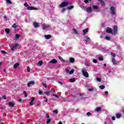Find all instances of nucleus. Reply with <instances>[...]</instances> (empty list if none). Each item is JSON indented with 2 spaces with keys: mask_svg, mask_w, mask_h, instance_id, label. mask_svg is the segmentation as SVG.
<instances>
[{
  "mask_svg": "<svg viewBox=\"0 0 124 124\" xmlns=\"http://www.w3.org/2000/svg\"><path fill=\"white\" fill-rule=\"evenodd\" d=\"M106 32H107V33H108L109 34H114V35H117V34L118 33V26L114 25L113 26V30L110 27L107 28Z\"/></svg>",
  "mask_w": 124,
  "mask_h": 124,
  "instance_id": "obj_1",
  "label": "nucleus"
},
{
  "mask_svg": "<svg viewBox=\"0 0 124 124\" xmlns=\"http://www.w3.org/2000/svg\"><path fill=\"white\" fill-rule=\"evenodd\" d=\"M17 49H19L18 44H15L13 46L11 47V49L12 51H15V50H17Z\"/></svg>",
  "mask_w": 124,
  "mask_h": 124,
  "instance_id": "obj_2",
  "label": "nucleus"
},
{
  "mask_svg": "<svg viewBox=\"0 0 124 124\" xmlns=\"http://www.w3.org/2000/svg\"><path fill=\"white\" fill-rule=\"evenodd\" d=\"M67 5H68V2L64 1L61 3V4L59 5V7H64L65 6H67Z\"/></svg>",
  "mask_w": 124,
  "mask_h": 124,
  "instance_id": "obj_3",
  "label": "nucleus"
},
{
  "mask_svg": "<svg viewBox=\"0 0 124 124\" xmlns=\"http://www.w3.org/2000/svg\"><path fill=\"white\" fill-rule=\"evenodd\" d=\"M110 11H111V14H112L113 16H116V12H115V7L114 6H111L110 7Z\"/></svg>",
  "mask_w": 124,
  "mask_h": 124,
  "instance_id": "obj_4",
  "label": "nucleus"
},
{
  "mask_svg": "<svg viewBox=\"0 0 124 124\" xmlns=\"http://www.w3.org/2000/svg\"><path fill=\"white\" fill-rule=\"evenodd\" d=\"M82 73L84 77H89V73H88V72L86 71V70L83 69L82 70Z\"/></svg>",
  "mask_w": 124,
  "mask_h": 124,
  "instance_id": "obj_5",
  "label": "nucleus"
},
{
  "mask_svg": "<svg viewBox=\"0 0 124 124\" xmlns=\"http://www.w3.org/2000/svg\"><path fill=\"white\" fill-rule=\"evenodd\" d=\"M42 27L43 28V30H47V29H50V26L49 25H46L44 23L42 25Z\"/></svg>",
  "mask_w": 124,
  "mask_h": 124,
  "instance_id": "obj_6",
  "label": "nucleus"
},
{
  "mask_svg": "<svg viewBox=\"0 0 124 124\" xmlns=\"http://www.w3.org/2000/svg\"><path fill=\"white\" fill-rule=\"evenodd\" d=\"M38 9L33 6H29L27 7V10H38Z\"/></svg>",
  "mask_w": 124,
  "mask_h": 124,
  "instance_id": "obj_7",
  "label": "nucleus"
},
{
  "mask_svg": "<svg viewBox=\"0 0 124 124\" xmlns=\"http://www.w3.org/2000/svg\"><path fill=\"white\" fill-rule=\"evenodd\" d=\"M35 83V82H34V81L31 80V81H30L29 82H28V83L27 84V87L30 88V87H31V85H34Z\"/></svg>",
  "mask_w": 124,
  "mask_h": 124,
  "instance_id": "obj_8",
  "label": "nucleus"
},
{
  "mask_svg": "<svg viewBox=\"0 0 124 124\" xmlns=\"http://www.w3.org/2000/svg\"><path fill=\"white\" fill-rule=\"evenodd\" d=\"M58 58H59V60H60V61L61 62H65L66 63H67V62H68V61L64 60V59H62V56H58Z\"/></svg>",
  "mask_w": 124,
  "mask_h": 124,
  "instance_id": "obj_9",
  "label": "nucleus"
},
{
  "mask_svg": "<svg viewBox=\"0 0 124 124\" xmlns=\"http://www.w3.org/2000/svg\"><path fill=\"white\" fill-rule=\"evenodd\" d=\"M8 105L9 107H14L15 106V103L12 102H9L8 103Z\"/></svg>",
  "mask_w": 124,
  "mask_h": 124,
  "instance_id": "obj_10",
  "label": "nucleus"
},
{
  "mask_svg": "<svg viewBox=\"0 0 124 124\" xmlns=\"http://www.w3.org/2000/svg\"><path fill=\"white\" fill-rule=\"evenodd\" d=\"M86 11L88 13H91V12H92V11H93V9H92V7H88L86 9Z\"/></svg>",
  "mask_w": 124,
  "mask_h": 124,
  "instance_id": "obj_11",
  "label": "nucleus"
},
{
  "mask_svg": "<svg viewBox=\"0 0 124 124\" xmlns=\"http://www.w3.org/2000/svg\"><path fill=\"white\" fill-rule=\"evenodd\" d=\"M49 62L50 63H57V62H58V61L55 59H53L52 60L50 61Z\"/></svg>",
  "mask_w": 124,
  "mask_h": 124,
  "instance_id": "obj_12",
  "label": "nucleus"
},
{
  "mask_svg": "<svg viewBox=\"0 0 124 124\" xmlns=\"http://www.w3.org/2000/svg\"><path fill=\"white\" fill-rule=\"evenodd\" d=\"M45 37L46 39H50V38H51L52 37V35H50V34H48V35H45Z\"/></svg>",
  "mask_w": 124,
  "mask_h": 124,
  "instance_id": "obj_13",
  "label": "nucleus"
},
{
  "mask_svg": "<svg viewBox=\"0 0 124 124\" xmlns=\"http://www.w3.org/2000/svg\"><path fill=\"white\" fill-rule=\"evenodd\" d=\"M33 26L34 28H38V27H39V24H38V23L34 22L33 23Z\"/></svg>",
  "mask_w": 124,
  "mask_h": 124,
  "instance_id": "obj_14",
  "label": "nucleus"
},
{
  "mask_svg": "<svg viewBox=\"0 0 124 124\" xmlns=\"http://www.w3.org/2000/svg\"><path fill=\"white\" fill-rule=\"evenodd\" d=\"M75 81H76V78H73L69 79V81L71 83H74V82H75Z\"/></svg>",
  "mask_w": 124,
  "mask_h": 124,
  "instance_id": "obj_15",
  "label": "nucleus"
},
{
  "mask_svg": "<svg viewBox=\"0 0 124 124\" xmlns=\"http://www.w3.org/2000/svg\"><path fill=\"white\" fill-rule=\"evenodd\" d=\"M121 117H122L121 113H116V117L117 118V119H120V118H121Z\"/></svg>",
  "mask_w": 124,
  "mask_h": 124,
  "instance_id": "obj_16",
  "label": "nucleus"
},
{
  "mask_svg": "<svg viewBox=\"0 0 124 124\" xmlns=\"http://www.w3.org/2000/svg\"><path fill=\"white\" fill-rule=\"evenodd\" d=\"M19 65H20V63H16L14 65L13 67H14V68H17V67H18V66H19Z\"/></svg>",
  "mask_w": 124,
  "mask_h": 124,
  "instance_id": "obj_17",
  "label": "nucleus"
},
{
  "mask_svg": "<svg viewBox=\"0 0 124 124\" xmlns=\"http://www.w3.org/2000/svg\"><path fill=\"white\" fill-rule=\"evenodd\" d=\"M89 31V29H86L83 30V35H85L86 32H88Z\"/></svg>",
  "mask_w": 124,
  "mask_h": 124,
  "instance_id": "obj_18",
  "label": "nucleus"
},
{
  "mask_svg": "<svg viewBox=\"0 0 124 124\" xmlns=\"http://www.w3.org/2000/svg\"><path fill=\"white\" fill-rule=\"evenodd\" d=\"M112 62H113V64H117V61H116V59H115V58L112 59Z\"/></svg>",
  "mask_w": 124,
  "mask_h": 124,
  "instance_id": "obj_19",
  "label": "nucleus"
},
{
  "mask_svg": "<svg viewBox=\"0 0 124 124\" xmlns=\"http://www.w3.org/2000/svg\"><path fill=\"white\" fill-rule=\"evenodd\" d=\"M100 1L102 6H105V2H104V1L101 0Z\"/></svg>",
  "mask_w": 124,
  "mask_h": 124,
  "instance_id": "obj_20",
  "label": "nucleus"
},
{
  "mask_svg": "<svg viewBox=\"0 0 124 124\" xmlns=\"http://www.w3.org/2000/svg\"><path fill=\"white\" fill-rule=\"evenodd\" d=\"M84 41H86V42L91 41V38H90L89 37H87L86 39H84Z\"/></svg>",
  "mask_w": 124,
  "mask_h": 124,
  "instance_id": "obj_21",
  "label": "nucleus"
},
{
  "mask_svg": "<svg viewBox=\"0 0 124 124\" xmlns=\"http://www.w3.org/2000/svg\"><path fill=\"white\" fill-rule=\"evenodd\" d=\"M99 88L100 90H104V89H105V85H100L99 86Z\"/></svg>",
  "mask_w": 124,
  "mask_h": 124,
  "instance_id": "obj_22",
  "label": "nucleus"
},
{
  "mask_svg": "<svg viewBox=\"0 0 124 124\" xmlns=\"http://www.w3.org/2000/svg\"><path fill=\"white\" fill-rule=\"evenodd\" d=\"M70 62L71 63H73L74 62H75V59L73 58H70Z\"/></svg>",
  "mask_w": 124,
  "mask_h": 124,
  "instance_id": "obj_23",
  "label": "nucleus"
},
{
  "mask_svg": "<svg viewBox=\"0 0 124 124\" xmlns=\"http://www.w3.org/2000/svg\"><path fill=\"white\" fill-rule=\"evenodd\" d=\"M96 111L97 112H99V111H101V108H100V107H97L96 108Z\"/></svg>",
  "mask_w": 124,
  "mask_h": 124,
  "instance_id": "obj_24",
  "label": "nucleus"
},
{
  "mask_svg": "<svg viewBox=\"0 0 124 124\" xmlns=\"http://www.w3.org/2000/svg\"><path fill=\"white\" fill-rule=\"evenodd\" d=\"M5 31L7 33H9V32H10V30L9 29H5Z\"/></svg>",
  "mask_w": 124,
  "mask_h": 124,
  "instance_id": "obj_25",
  "label": "nucleus"
},
{
  "mask_svg": "<svg viewBox=\"0 0 124 124\" xmlns=\"http://www.w3.org/2000/svg\"><path fill=\"white\" fill-rule=\"evenodd\" d=\"M20 36H21V35L19 34H16V39H19V38H20Z\"/></svg>",
  "mask_w": 124,
  "mask_h": 124,
  "instance_id": "obj_26",
  "label": "nucleus"
},
{
  "mask_svg": "<svg viewBox=\"0 0 124 124\" xmlns=\"http://www.w3.org/2000/svg\"><path fill=\"white\" fill-rule=\"evenodd\" d=\"M12 27L14 28V29H16V28H17L18 26L16 25V23H14Z\"/></svg>",
  "mask_w": 124,
  "mask_h": 124,
  "instance_id": "obj_27",
  "label": "nucleus"
},
{
  "mask_svg": "<svg viewBox=\"0 0 124 124\" xmlns=\"http://www.w3.org/2000/svg\"><path fill=\"white\" fill-rule=\"evenodd\" d=\"M111 54V55L112 56V58H116V54L114 53H113V52H111L110 53Z\"/></svg>",
  "mask_w": 124,
  "mask_h": 124,
  "instance_id": "obj_28",
  "label": "nucleus"
},
{
  "mask_svg": "<svg viewBox=\"0 0 124 124\" xmlns=\"http://www.w3.org/2000/svg\"><path fill=\"white\" fill-rule=\"evenodd\" d=\"M73 8H74V6H70L67 7L68 10H71V9H73Z\"/></svg>",
  "mask_w": 124,
  "mask_h": 124,
  "instance_id": "obj_29",
  "label": "nucleus"
},
{
  "mask_svg": "<svg viewBox=\"0 0 124 124\" xmlns=\"http://www.w3.org/2000/svg\"><path fill=\"white\" fill-rule=\"evenodd\" d=\"M74 73V69H72L71 71H70L69 75H71V74H73Z\"/></svg>",
  "mask_w": 124,
  "mask_h": 124,
  "instance_id": "obj_30",
  "label": "nucleus"
},
{
  "mask_svg": "<svg viewBox=\"0 0 124 124\" xmlns=\"http://www.w3.org/2000/svg\"><path fill=\"white\" fill-rule=\"evenodd\" d=\"M93 9H96V10H97L98 9V7L96 5H93Z\"/></svg>",
  "mask_w": 124,
  "mask_h": 124,
  "instance_id": "obj_31",
  "label": "nucleus"
},
{
  "mask_svg": "<svg viewBox=\"0 0 124 124\" xmlns=\"http://www.w3.org/2000/svg\"><path fill=\"white\" fill-rule=\"evenodd\" d=\"M23 93L25 95L24 97H27L28 96V93H27V92L24 91Z\"/></svg>",
  "mask_w": 124,
  "mask_h": 124,
  "instance_id": "obj_32",
  "label": "nucleus"
},
{
  "mask_svg": "<svg viewBox=\"0 0 124 124\" xmlns=\"http://www.w3.org/2000/svg\"><path fill=\"white\" fill-rule=\"evenodd\" d=\"M44 93L46 95H49V94H50V92L46 91V92H44Z\"/></svg>",
  "mask_w": 124,
  "mask_h": 124,
  "instance_id": "obj_33",
  "label": "nucleus"
},
{
  "mask_svg": "<svg viewBox=\"0 0 124 124\" xmlns=\"http://www.w3.org/2000/svg\"><path fill=\"white\" fill-rule=\"evenodd\" d=\"M7 3H9V4H12V1H11L10 0H6Z\"/></svg>",
  "mask_w": 124,
  "mask_h": 124,
  "instance_id": "obj_34",
  "label": "nucleus"
},
{
  "mask_svg": "<svg viewBox=\"0 0 124 124\" xmlns=\"http://www.w3.org/2000/svg\"><path fill=\"white\" fill-rule=\"evenodd\" d=\"M105 38L107 40H111V38L108 36H106Z\"/></svg>",
  "mask_w": 124,
  "mask_h": 124,
  "instance_id": "obj_35",
  "label": "nucleus"
},
{
  "mask_svg": "<svg viewBox=\"0 0 124 124\" xmlns=\"http://www.w3.org/2000/svg\"><path fill=\"white\" fill-rule=\"evenodd\" d=\"M38 64L40 65H42V64L43 63V62L42 61H39L38 62Z\"/></svg>",
  "mask_w": 124,
  "mask_h": 124,
  "instance_id": "obj_36",
  "label": "nucleus"
},
{
  "mask_svg": "<svg viewBox=\"0 0 124 124\" xmlns=\"http://www.w3.org/2000/svg\"><path fill=\"white\" fill-rule=\"evenodd\" d=\"M73 31L75 33H76V34H78V31H77V30H76V29H74Z\"/></svg>",
  "mask_w": 124,
  "mask_h": 124,
  "instance_id": "obj_37",
  "label": "nucleus"
},
{
  "mask_svg": "<svg viewBox=\"0 0 124 124\" xmlns=\"http://www.w3.org/2000/svg\"><path fill=\"white\" fill-rule=\"evenodd\" d=\"M24 6H25V7H29V4H28L27 2H25L24 4Z\"/></svg>",
  "mask_w": 124,
  "mask_h": 124,
  "instance_id": "obj_38",
  "label": "nucleus"
},
{
  "mask_svg": "<svg viewBox=\"0 0 124 124\" xmlns=\"http://www.w3.org/2000/svg\"><path fill=\"white\" fill-rule=\"evenodd\" d=\"M96 80L97 81H98V82H100L101 81H102V79L99 78H96Z\"/></svg>",
  "mask_w": 124,
  "mask_h": 124,
  "instance_id": "obj_39",
  "label": "nucleus"
},
{
  "mask_svg": "<svg viewBox=\"0 0 124 124\" xmlns=\"http://www.w3.org/2000/svg\"><path fill=\"white\" fill-rule=\"evenodd\" d=\"M18 102H20L21 103H22V102H24V100L22 99H19L18 100Z\"/></svg>",
  "mask_w": 124,
  "mask_h": 124,
  "instance_id": "obj_40",
  "label": "nucleus"
},
{
  "mask_svg": "<svg viewBox=\"0 0 124 124\" xmlns=\"http://www.w3.org/2000/svg\"><path fill=\"white\" fill-rule=\"evenodd\" d=\"M65 72H66V73H68V74H69L70 73V71L69 70L67 69H65Z\"/></svg>",
  "mask_w": 124,
  "mask_h": 124,
  "instance_id": "obj_41",
  "label": "nucleus"
},
{
  "mask_svg": "<svg viewBox=\"0 0 124 124\" xmlns=\"http://www.w3.org/2000/svg\"><path fill=\"white\" fill-rule=\"evenodd\" d=\"M42 85L43 86V87H44L45 88H47V84H46V83H42Z\"/></svg>",
  "mask_w": 124,
  "mask_h": 124,
  "instance_id": "obj_42",
  "label": "nucleus"
},
{
  "mask_svg": "<svg viewBox=\"0 0 124 124\" xmlns=\"http://www.w3.org/2000/svg\"><path fill=\"white\" fill-rule=\"evenodd\" d=\"M35 100V98H34V97H32L31 98V101H32V102H33V101H34Z\"/></svg>",
  "mask_w": 124,
  "mask_h": 124,
  "instance_id": "obj_43",
  "label": "nucleus"
},
{
  "mask_svg": "<svg viewBox=\"0 0 124 124\" xmlns=\"http://www.w3.org/2000/svg\"><path fill=\"white\" fill-rule=\"evenodd\" d=\"M51 123V119H47L46 121V124H50Z\"/></svg>",
  "mask_w": 124,
  "mask_h": 124,
  "instance_id": "obj_44",
  "label": "nucleus"
},
{
  "mask_svg": "<svg viewBox=\"0 0 124 124\" xmlns=\"http://www.w3.org/2000/svg\"><path fill=\"white\" fill-rule=\"evenodd\" d=\"M1 53H2V54H7V52L4 50H1Z\"/></svg>",
  "mask_w": 124,
  "mask_h": 124,
  "instance_id": "obj_45",
  "label": "nucleus"
},
{
  "mask_svg": "<svg viewBox=\"0 0 124 124\" xmlns=\"http://www.w3.org/2000/svg\"><path fill=\"white\" fill-rule=\"evenodd\" d=\"M99 60L102 61H103V58L102 57H99L98 58Z\"/></svg>",
  "mask_w": 124,
  "mask_h": 124,
  "instance_id": "obj_46",
  "label": "nucleus"
},
{
  "mask_svg": "<svg viewBox=\"0 0 124 124\" xmlns=\"http://www.w3.org/2000/svg\"><path fill=\"white\" fill-rule=\"evenodd\" d=\"M53 113H54L55 114H58V109H56L55 110L53 111Z\"/></svg>",
  "mask_w": 124,
  "mask_h": 124,
  "instance_id": "obj_47",
  "label": "nucleus"
},
{
  "mask_svg": "<svg viewBox=\"0 0 124 124\" xmlns=\"http://www.w3.org/2000/svg\"><path fill=\"white\" fill-rule=\"evenodd\" d=\"M31 71V68L30 67H27V72H30Z\"/></svg>",
  "mask_w": 124,
  "mask_h": 124,
  "instance_id": "obj_48",
  "label": "nucleus"
},
{
  "mask_svg": "<svg viewBox=\"0 0 124 124\" xmlns=\"http://www.w3.org/2000/svg\"><path fill=\"white\" fill-rule=\"evenodd\" d=\"M89 1H91L92 0H84V2L85 3H89Z\"/></svg>",
  "mask_w": 124,
  "mask_h": 124,
  "instance_id": "obj_49",
  "label": "nucleus"
},
{
  "mask_svg": "<svg viewBox=\"0 0 124 124\" xmlns=\"http://www.w3.org/2000/svg\"><path fill=\"white\" fill-rule=\"evenodd\" d=\"M93 62H94V63H96L97 62V60H96V59H93Z\"/></svg>",
  "mask_w": 124,
  "mask_h": 124,
  "instance_id": "obj_50",
  "label": "nucleus"
},
{
  "mask_svg": "<svg viewBox=\"0 0 124 124\" xmlns=\"http://www.w3.org/2000/svg\"><path fill=\"white\" fill-rule=\"evenodd\" d=\"M44 98H46V100H45V102H48V99L46 97L44 96Z\"/></svg>",
  "mask_w": 124,
  "mask_h": 124,
  "instance_id": "obj_51",
  "label": "nucleus"
},
{
  "mask_svg": "<svg viewBox=\"0 0 124 124\" xmlns=\"http://www.w3.org/2000/svg\"><path fill=\"white\" fill-rule=\"evenodd\" d=\"M2 99H5V100H6V96H5V95L2 96Z\"/></svg>",
  "mask_w": 124,
  "mask_h": 124,
  "instance_id": "obj_52",
  "label": "nucleus"
},
{
  "mask_svg": "<svg viewBox=\"0 0 124 124\" xmlns=\"http://www.w3.org/2000/svg\"><path fill=\"white\" fill-rule=\"evenodd\" d=\"M111 119L112 120V121H115V120H116V117H115L114 116H112Z\"/></svg>",
  "mask_w": 124,
  "mask_h": 124,
  "instance_id": "obj_53",
  "label": "nucleus"
},
{
  "mask_svg": "<svg viewBox=\"0 0 124 124\" xmlns=\"http://www.w3.org/2000/svg\"><path fill=\"white\" fill-rule=\"evenodd\" d=\"M87 116H91V115H92V113H91V112H88L87 113Z\"/></svg>",
  "mask_w": 124,
  "mask_h": 124,
  "instance_id": "obj_54",
  "label": "nucleus"
},
{
  "mask_svg": "<svg viewBox=\"0 0 124 124\" xmlns=\"http://www.w3.org/2000/svg\"><path fill=\"white\" fill-rule=\"evenodd\" d=\"M53 96H55V97H57V98H59V96H58V95H56V94H54L53 95Z\"/></svg>",
  "mask_w": 124,
  "mask_h": 124,
  "instance_id": "obj_55",
  "label": "nucleus"
},
{
  "mask_svg": "<svg viewBox=\"0 0 124 124\" xmlns=\"http://www.w3.org/2000/svg\"><path fill=\"white\" fill-rule=\"evenodd\" d=\"M105 94H106V95H108V91H105Z\"/></svg>",
  "mask_w": 124,
  "mask_h": 124,
  "instance_id": "obj_56",
  "label": "nucleus"
},
{
  "mask_svg": "<svg viewBox=\"0 0 124 124\" xmlns=\"http://www.w3.org/2000/svg\"><path fill=\"white\" fill-rule=\"evenodd\" d=\"M46 118L47 119H49V118H50V116L49 115V114H46Z\"/></svg>",
  "mask_w": 124,
  "mask_h": 124,
  "instance_id": "obj_57",
  "label": "nucleus"
},
{
  "mask_svg": "<svg viewBox=\"0 0 124 124\" xmlns=\"http://www.w3.org/2000/svg\"><path fill=\"white\" fill-rule=\"evenodd\" d=\"M30 105L31 106H32V105H33V102L31 101Z\"/></svg>",
  "mask_w": 124,
  "mask_h": 124,
  "instance_id": "obj_58",
  "label": "nucleus"
},
{
  "mask_svg": "<svg viewBox=\"0 0 124 124\" xmlns=\"http://www.w3.org/2000/svg\"><path fill=\"white\" fill-rule=\"evenodd\" d=\"M65 10H66V9H65V8H63V9L62 10V12H63Z\"/></svg>",
  "mask_w": 124,
  "mask_h": 124,
  "instance_id": "obj_59",
  "label": "nucleus"
},
{
  "mask_svg": "<svg viewBox=\"0 0 124 124\" xmlns=\"http://www.w3.org/2000/svg\"><path fill=\"white\" fill-rule=\"evenodd\" d=\"M39 94H40V95H41L42 94V92L39 91Z\"/></svg>",
  "mask_w": 124,
  "mask_h": 124,
  "instance_id": "obj_60",
  "label": "nucleus"
},
{
  "mask_svg": "<svg viewBox=\"0 0 124 124\" xmlns=\"http://www.w3.org/2000/svg\"><path fill=\"white\" fill-rule=\"evenodd\" d=\"M91 91H93V89H89V92H91Z\"/></svg>",
  "mask_w": 124,
  "mask_h": 124,
  "instance_id": "obj_61",
  "label": "nucleus"
},
{
  "mask_svg": "<svg viewBox=\"0 0 124 124\" xmlns=\"http://www.w3.org/2000/svg\"><path fill=\"white\" fill-rule=\"evenodd\" d=\"M58 83H59V84H61V85H62V82L61 81H59Z\"/></svg>",
  "mask_w": 124,
  "mask_h": 124,
  "instance_id": "obj_62",
  "label": "nucleus"
},
{
  "mask_svg": "<svg viewBox=\"0 0 124 124\" xmlns=\"http://www.w3.org/2000/svg\"><path fill=\"white\" fill-rule=\"evenodd\" d=\"M0 108H1V110H4V109H5V108L3 107H1Z\"/></svg>",
  "mask_w": 124,
  "mask_h": 124,
  "instance_id": "obj_63",
  "label": "nucleus"
},
{
  "mask_svg": "<svg viewBox=\"0 0 124 124\" xmlns=\"http://www.w3.org/2000/svg\"><path fill=\"white\" fill-rule=\"evenodd\" d=\"M58 124H62V122L60 121L59 122Z\"/></svg>",
  "mask_w": 124,
  "mask_h": 124,
  "instance_id": "obj_64",
  "label": "nucleus"
}]
</instances>
